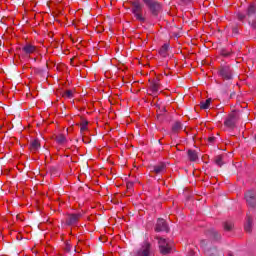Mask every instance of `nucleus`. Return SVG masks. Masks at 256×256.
Segmentation results:
<instances>
[{
	"label": "nucleus",
	"instance_id": "f257e3e1",
	"mask_svg": "<svg viewBox=\"0 0 256 256\" xmlns=\"http://www.w3.org/2000/svg\"><path fill=\"white\" fill-rule=\"evenodd\" d=\"M85 212L83 210L73 213H67L64 218V225L66 227H77L79 225V221L83 219Z\"/></svg>",
	"mask_w": 256,
	"mask_h": 256
},
{
	"label": "nucleus",
	"instance_id": "f03ea898",
	"mask_svg": "<svg viewBox=\"0 0 256 256\" xmlns=\"http://www.w3.org/2000/svg\"><path fill=\"white\" fill-rule=\"evenodd\" d=\"M132 13L137 21L140 23H145L146 19L143 17V4L140 0H134L131 2Z\"/></svg>",
	"mask_w": 256,
	"mask_h": 256
},
{
	"label": "nucleus",
	"instance_id": "7ed1b4c3",
	"mask_svg": "<svg viewBox=\"0 0 256 256\" xmlns=\"http://www.w3.org/2000/svg\"><path fill=\"white\" fill-rule=\"evenodd\" d=\"M218 75L223 81H231L233 79V69L229 65H223L218 68Z\"/></svg>",
	"mask_w": 256,
	"mask_h": 256
},
{
	"label": "nucleus",
	"instance_id": "20e7f679",
	"mask_svg": "<svg viewBox=\"0 0 256 256\" xmlns=\"http://www.w3.org/2000/svg\"><path fill=\"white\" fill-rule=\"evenodd\" d=\"M237 121H239V112L232 111L226 117V119L224 121V125H225V127H228L229 129H235V125H237Z\"/></svg>",
	"mask_w": 256,
	"mask_h": 256
},
{
	"label": "nucleus",
	"instance_id": "39448f33",
	"mask_svg": "<svg viewBox=\"0 0 256 256\" xmlns=\"http://www.w3.org/2000/svg\"><path fill=\"white\" fill-rule=\"evenodd\" d=\"M145 5L148 6L152 15L157 17L161 13V4L155 0H142Z\"/></svg>",
	"mask_w": 256,
	"mask_h": 256
},
{
	"label": "nucleus",
	"instance_id": "423d86ee",
	"mask_svg": "<svg viewBox=\"0 0 256 256\" xmlns=\"http://www.w3.org/2000/svg\"><path fill=\"white\" fill-rule=\"evenodd\" d=\"M135 256H151V243H149V241H144Z\"/></svg>",
	"mask_w": 256,
	"mask_h": 256
},
{
	"label": "nucleus",
	"instance_id": "0eeeda50",
	"mask_svg": "<svg viewBox=\"0 0 256 256\" xmlns=\"http://www.w3.org/2000/svg\"><path fill=\"white\" fill-rule=\"evenodd\" d=\"M158 244H159V249H160V253L162 255H169V253H171V246L169 245V243H167L166 239L163 238H158Z\"/></svg>",
	"mask_w": 256,
	"mask_h": 256
},
{
	"label": "nucleus",
	"instance_id": "6e6552de",
	"mask_svg": "<svg viewBox=\"0 0 256 256\" xmlns=\"http://www.w3.org/2000/svg\"><path fill=\"white\" fill-rule=\"evenodd\" d=\"M154 230L156 231V233H161L162 231H169V225H167V221H165V219L163 218H159L157 220L156 226L154 228Z\"/></svg>",
	"mask_w": 256,
	"mask_h": 256
},
{
	"label": "nucleus",
	"instance_id": "1a4fd4ad",
	"mask_svg": "<svg viewBox=\"0 0 256 256\" xmlns=\"http://www.w3.org/2000/svg\"><path fill=\"white\" fill-rule=\"evenodd\" d=\"M245 199H246L247 205L249 207H256V192L255 191L249 190L245 194Z\"/></svg>",
	"mask_w": 256,
	"mask_h": 256
},
{
	"label": "nucleus",
	"instance_id": "9d476101",
	"mask_svg": "<svg viewBox=\"0 0 256 256\" xmlns=\"http://www.w3.org/2000/svg\"><path fill=\"white\" fill-rule=\"evenodd\" d=\"M22 51H23V53H25V55H33V53H37V46H35L31 43H26L22 47Z\"/></svg>",
	"mask_w": 256,
	"mask_h": 256
},
{
	"label": "nucleus",
	"instance_id": "9b49d317",
	"mask_svg": "<svg viewBox=\"0 0 256 256\" xmlns=\"http://www.w3.org/2000/svg\"><path fill=\"white\" fill-rule=\"evenodd\" d=\"M166 169H167V165L163 162H160L157 165L152 167L151 172L155 173L156 175H161V173H165Z\"/></svg>",
	"mask_w": 256,
	"mask_h": 256
},
{
	"label": "nucleus",
	"instance_id": "f8f14e48",
	"mask_svg": "<svg viewBox=\"0 0 256 256\" xmlns=\"http://www.w3.org/2000/svg\"><path fill=\"white\" fill-rule=\"evenodd\" d=\"M29 149L32 153H37L41 149V142L39 139H34L30 142Z\"/></svg>",
	"mask_w": 256,
	"mask_h": 256
},
{
	"label": "nucleus",
	"instance_id": "ddd939ff",
	"mask_svg": "<svg viewBox=\"0 0 256 256\" xmlns=\"http://www.w3.org/2000/svg\"><path fill=\"white\" fill-rule=\"evenodd\" d=\"M244 229L246 233H251L253 231V217L247 214L246 223L244 224Z\"/></svg>",
	"mask_w": 256,
	"mask_h": 256
},
{
	"label": "nucleus",
	"instance_id": "4468645a",
	"mask_svg": "<svg viewBox=\"0 0 256 256\" xmlns=\"http://www.w3.org/2000/svg\"><path fill=\"white\" fill-rule=\"evenodd\" d=\"M159 89H161V85L158 82L153 81L149 88L150 95H157Z\"/></svg>",
	"mask_w": 256,
	"mask_h": 256
},
{
	"label": "nucleus",
	"instance_id": "2eb2a0df",
	"mask_svg": "<svg viewBox=\"0 0 256 256\" xmlns=\"http://www.w3.org/2000/svg\"><path fill=\"white\" fill-rule=\"evenodd\" d=\"M256 14V5L255 3H250L246 10L247 17H253Z\"/></svg>",
	"mask_w": 256,
	"mask_h": 256
},
{
	"label": "nucleus",
	"instance_id": "dca6fc26",
	"mask_svg": "<svg viewBox=\"0 0 256 256\" xmlns=\"http://www.w3.org/2000/svg\"><path fill=\"white\" fill-rule=\"evenodd\" d=\"M61 96L64 99H73V97H75V91H73V90H65V91L61 92Z\"/></svg>",
	"mask_w": 256,
	"mask_h": 256
},
{
	"label": "nucleus",
	"instance_id": "f3484780",
	"mask_svg": "<svg viewBox=\"0 0 256 256\" xmlns=\"http://www.w3.org/2000/svg\"><path fill=\"white\" fill-rule=\"evenodd\" d=\"M55 141L58 143V145H65V143H67V137H65L63 134H58L55 137Z\"/></svg>",
	"mask_w": 256,
	"mask_h": 256
},
{
	"label": "nucleus",
	"instance_id": "a211bd4d",
	"mask_svg": "<svg viewBox=\"0 0 256 256\" xmlns=\"http://www.w3.org/2000/svg\"><path fill=\"white\" fill-rule=\"evenodd\" d=\"M183 130V124L181 122L177 121L172 126V132L173 133H179V131Z\"/></svg>",
	"mask_w": 256,
	"mask_h": 256
},
{
	"label": "nucleus",
	"instance_id": "6ab92c4d",
	"mask_svg": "<svg viewBox=\"0 0 256 256\" xmlns=\"http://www.w3.org/2000/svg\"><path fill=\"white\" fill-rule=\"evenodd\" d=\"M188 158L189 161H197V159H199V155H197V151L195 150H188Z\"/></svg>",
	"mask_w": 256,
	"mask_h": 256
},
{
	"label": "nucleus",
	"instance_id": "aec40b11",
	"mask_svg": "<svg viewBox=\"0 0 256 256\" xmlns=\"http://www.w3.org/2000/svg\"><path fill=\"white\" fill-rule=\"evenodd\" d=\"M169 51V45L168 44H164L160 50H159V54L161 55V57H167V53Z\"/></svg>",
	"mask_w": 256,
	"mask_h": 256
},
{
	"label": "nucleus",
	"instance_id": "412c9836",
	"mask_svg": "<svg viewBox=\"0 0 256 256\" xmlns=\"http://www.w3.org/2000/svg\"><path fill=\"white\" fill-rule=\"evenodd\" d=\"M214 163L218 167H223L225 165V162H223V155H218L214 158Z\"/></svg>",
	"mask_w": 256,
	"mask_h": 256
},
{
	"label": "nucleus",
	"instance_id": "4be33fe9",
	"mask_svg": "<svg viewBox=\"0 0 256 256\" xmlns=\"http://www.w3.org/2000/svg\"><path fill=\"white\" fill-rule=\"evenodd\" d=\"M211 101V98H208L205 101L200 102V109H209V107H211Z\"/></svg>",
	"mask_w": 256,
	"mask_h": 256
},
{
	"label": "nucleus",
	"instance_id": "5701e85b",
	"mask_svg": "<svg viewBox=\"0 0 256 256\" xmlns=\"http://www.w3.org/2000/svg\"><path fill=\"white\" fill-rule=\"evenodd\" d=\"M88 125H89V122L88 121H82L80 123V133H85V131H88Z\"/></svg>",
	"mask_w": 256,
	"mask_h": 256
},
{
	"label": "nucleus",
	"instance_id": "b1692460",
	"mask_svg": "<svg viewBox=\"0 0 256 256\" xmlns=\"http://www.w3.org/2000/svg\"><path fill=\"white\" fill-rule=\"evenodd\" d=\"M236 18L238 19V21H241V23H245V19H247V15L243 12H238L236 14Z\"/></svg>",
	"mask_w": 256,
	"mask_h": 256
},
{
	"label": "nucleus",
	"instance_id": "393cba45",
	"mask_svg": "<svg viewBox=\"0 0 256 256\" xmlns=\"http://www.w3.org/2000/svg\"><path fill=\"white\" fill-rule=\"evenodd\" d=\"M232 54H233L232 51H228V50H225V49H222L221 52H220V55H222V57H231Z\"/></svg>",
	"mask_w": 256,
	"mask_h": 256
},
{
	"label": "nucleus",
	"instance_id": "a878e982",
	"mask_svg": "<svg viewBox=\"0 0 256 256\" xmlns=\"http://www.w3.org/2000/svg\"><path fill=\"white\" fill-rule=\"evenodd\" d=\"M224 229L225 231H231L233 229V222H225Z\"/></svg>",
	"mask_w": 256,
	"mask_h": 256
},
{
	"label": "nucleus",
	"instance_id": "bb28decb",
	"mask_svg": "<svg viewBox=\"0 0 256 256\" xmlns=\"http://www.w3.org/2000/svg\"><path fill=\"white\" fill-rule=\"evenodd\" d=\"M208 142L209 143H215V136L208 137Z\"/></svg>",
	"mask_w": 256,
	"mask_h": 256
},
{
	"label": "nucleus",
	"instance_id": "cd10ccee",
	"mask_svg": "<svg viewBox=\"0 0 256 256\" xmlns=\"http://www.w3.org/2000/svg\"><path fill=\"white\" fill-rule=\"evenodd\" d=\"M251 24V26L253 27V29H256V21H254V22H252V23H250Z\"/></svg>",
	"mask_w": 256,
	"mask_h": 256
},
{
	"label": "nucleus",
	"instance_id": "c85d7f7f",
	"mask_svg": "<svg viewBox=\"0 0 256 256\" xmlns=\"http://www.w3.org/2000/svg\"><path fill=\"white\" fill-rule=\"evenodd\" d=\"M200 245H201V247H205V240H201Z\"/></svg>",
	"mask_w": 256,
	"mask_h": 256
},
{
	"label": "nucleus",
	"instance_id": "c756f323",
	"mask_svg": "<svg viewBox=\"0 0 256 256\" xmlns=\"http://www.w3.org/2000/svg\"><path fill=\"white\" fill-rule=\"evenodd\" d=\"M182 3H189V0H181Z\"/></svg>",
	"mask_w": 256,
	"mask_h": 256
},
{
	"label": "nucleus",
	"instance_id": "7c9ffc66",
	"mask_svg": "<svg viewBox=\"0 0 256 256\" xmlns=\"http://www.w3.org/2000/svg\"><path fill=\"white\" fill-rule=\"evenodd\" d=\"M233 33H238L237 28H233Z\"/></svg>",
	"mask_w": 256,
	"mask_h": 256
}]
</instances>
